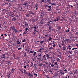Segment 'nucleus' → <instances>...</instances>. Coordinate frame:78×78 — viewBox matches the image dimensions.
Returning <instances> with one entry per match:
<instances>
[{
	"mask_svg": "<svg viewBox=\"0 0 78 78\" xmlns=\"http://www.w3.org/2000/svg\"><path fill=\"white\" fill-rule=\"evenodd\" d=\"M37 56H39L40 57L39 58H37V60H38V61L39 60H41V61H44V60H45V61H46V60H47V58H47V59L50 58V57L49 56V55L48 54H45L43 56L41 54H38Z\"/></svg>",
	"mask_w": 78,
	"mask_h": 78,
	"instance_id": "1",
	"label": "nucleus"
},
{
	"mask_svg": "<svg viewBox=\"0 0 78 78\" xmlns=\"http://www.w3.org/2000/svg\"><path fill=\"white\" fill-rule=\"evenodd\" d=\"M24 27H28V23H27V22L25 21H24Z\"/></svg>",
	"mask_w": 78,
	"mask_h": 78,
	"instance_id": "2",
	"label": "nucleus"
},
{
	"mask_svg": "<svg viewBox=\"0 0 78 78\" xmlns=\"http://www.w3.org/2000/svg\"><path fill=\"white\" fill-rule=\"evenodd\" d=\"M10 28H11L10 30H14V29H15V28L14 26H11V27H10Z\"/></svg>",
	"mask_w": 78,
	"mask_h": 78,
	"instance_id": "3",
	"label": "nucleus"
},
{
	"mask_svg": "<svg viewBox=\"0 0 78 78\" xmlns=\"http://www.w3.org/2000/svg\"><path fill=\"white\" fill-rule=\"evenodd\" d=\"M27 3L25 2L24 4H23V6H25V7H25V8H27Z\"/></svg>",
	"mask_w": 78,
	"mask_h": 78,
	"instance_id": "4",
	"label": "nucleus"
},
{
	"mask_svg": "<svg viewBox=\"0 0 78 78\" xmlns=\"http://www.w3.org/2000/svg\"><path fill=\"white\" fill-rule=\"evenodd\" d=\"M17 19H16V18L15 17H14L12 19V21H14V22H15L16 20Z\"/></svg>",
	"mask_w": 78,
	"mask_h": 78,
	"instance_id": "5",
	"label": "nucleus"
},
{
	"mask_svg": "<svg viewBox=\"0 0 78 78\" xmlns=\"http://www.w3.org/2000/svg\"><path fill=\"white\" fill-rule=\"evenodd\" d=\"M29 12V14H33V15H34V14H35V12L33 13V12H32V11H30Z\"/></svg>",
	"mask_w": 78,
	"mask_h": 78,
	"instance_id": "6",
	"label": "nucleus"
},
{
	"mask_svg": "<svg viewBox=\"0 0 78 78\" xmlns=\"http://www.w3.org/2000/svg\"><path fill=\"white\" fill-rule=\"evenodd\" d=\"M63 50H66L67 51V50H68V49L66 50V47H65V46H63Z\"/></svg>",
	"mask_w": 78,
	"mask_h": 78,
	"instance_id": "7",
	"label": "nucleus"
},
{
	"mask_svg": "<svg viewBox=\"0 0 78 78\" xmlns=\"http://www.w3.org/2000/svg\"><path fill=\"white\" fill-rule=\"evenodd\" d=\"M14 32H15V33H17L18 32H19V31L16 29H14Z\"/></svg>",
	"mask_w": 78,
	"mask_h": 78,
	"instance_id": "8",
	"label": "nucleus"
},
{
	"mask_svg": "<svg viewBox=\"0 0 78 78\" xmlns=\"http://www.w3.org/2000/svg\"><path fill=\"white\" fill-rule=\"evenodd\" d=\"M19 10L20 11H21V12H22V7L19 8Z\"/></svg>",
	"mask_w": 78,
	"mask_h": 78,
	"instance_id": "9",
	"label": "nucleus"
},
{
	"mask_svg": "<svg viewBox=\"0 0 78 78\" xmlns=\"http://www.w3.org/2000/svg\"><path fill=\"white\" fill-rule=\"evenodd\" d=\"M21 42V40H20V41L19 40L17 41V44H20Z\"/></svg>",
	"mask_w": 78,
	"mask_h": 78,
	"instance_id": "10",
	"label": "nucleus"
},
{
	"mask_svg": "<svg viewBox=\"0 0 78 78\" xmlns=\"http://www.w3.org/2000/svg\"><path fill=\"white\" fill-rule=\"evenodd\" d=\"M17 11V9L14 8L13 9V12H16Z\"/></svg>",
	"mask_w": 78,
	"mask_h": 78,
	"instance_id": "11",
	"label": "nucleus"
},
{
	"mask_svg": "<svg viewBox=\"0 0 78 78\" xmlns=\"http://www.w3.org/2000/svg\"><path fill=\"white\" fill-rule=\"evenodd\" d=\"M31 64L32 65H31V66H33V67H35H35H36V66H35L36 64H34V66H33V62H31Z\"/></svg>",
	"mask_w": 78,
	"mask_h": 78,
	"instance_id": "12",
	"label": "nucleus"
},
{
	"mask_svg": "<svg viewBox=\"0 0 78 78\" xmlns=\"http://www.w3.org/2000/svg\"><path fill=\"white\" fill-rule=\"evenodd\" d=\"M26 16L27 17H29L30 16V15L29 14H26Z\"/></svg>",
	"mask_w": 78,
	"mask_h": 78,
	"instance_id": "13",
	"label": "nucleus"
},
{
	"mask_svg": "<svg viewBox=\"0 0 78 78\" xmlns=\"http://www.w3.org/2000/svg\"><path fill=\"white\" fill-rule=\"evenodd\" d=\"M49 48L50 50H52V49H54V48H53V47H52V46H51V47H49Z\"/></svg>",
	"mask_w": 78,
	"mask_h": 78,
	"instance_id": "14",
	"label": "nucleus"
},
{
	"mask_svg": "<svg viewBox=\"0 0 78 78\" xmlns=\"http://www.w3.org/2000/svg\"><path fill=\"white\" fill-rule=\"evenodd\" d=\"M29 76H30V77H31L32 76H33V75L32 74H30V73H29Z\"/></svg>",
	"mask_w": 78,
	"mask_h": 78,
	"instance_id": "15",
	"label": "nucleus"
},
{
	"mask_svg": "<svg viewBox=\"0 0 78 78\" xmlns=\"http://www.w3.org/2000/svg\"><path fill=\"white\" fill-rule=\"evenodd\" d=\"M52 28V27L51 26H49V27H48L49 30H51V28Z\"/></svg>",
	"mask_w": 78,
	"mask_h": 78,
	"instance_id": "16",
	"label": "nucleus"
},
{
	"mask_svg": "<svg viewBox=\"0 0 78 78\" xmlns=\"http://www.w3.org/2000/svg\"><path fill=\"white\" fill-rule=\"evenodd\" d=\"M49 72H50V73L53 74V71H51V70H49Z\"/></svg>",
	"mask_w": 78,
	"mask_h": 78,
	"instance_id": "17",
	"label": "nucleus"
},
{
	"mask_svg": "<svg viewBox=\"0 0 78 78\" xmlns=\"http://www.w3.org/2000/svg\"><path fill=\"white\" fill-rule=\"evenodd\" d=\"M33 28H34V31H36V26L34 27H33Z\"/></svg>",
	"mask_w": 78,
	"mask_h": 78,
	"instance_id": "18",
	"label": "nucleus"
},
{
	"mask_svg": "<svg viewBox=\"0 0 78 78\" xmlns=\"http://www.w3.org/2000/svg\"><path fill=\"white\" fill-rule=\"evenodd\" d=\"M44 23V21H43V20H42L40 23H41V24H43V23Z\"/></svg>",
	"mask_w": 78,
	"mask_h": 78,
	"instance_id": "19",
	"label": "nucleus"
},
{
	"mask_svg": "<svg viewBox=\"0 0 78 78\" xmlns=\"http://www.w3.org/2000/svg\"><path fill=\"white\" fill-rule=\"evenodd\" d=\"M33 22H36V19H34L33 18Z\"/></svg>",
	"mask_w": 78,
	"mask_h": 78,
	"instance_id": "20",
	"label": "nucleus"
},
{
	"mask_svg": "<svg viewBox=\"0 0 78 78\" xmlns=\"http://www.w3.org/2000/svg\"><path fill=\"white\" fill-rule=\"evenodd\" d=\"M50 4L51 5V6H52V5H53L54 6H55V4L53 2L52 3H51Z\"/></svg>",
	"mask_w": 78,
	"mask_h": 78,
	"instance_id": "21",
	"label": "nucleus"
},
{
	"mask_svg": "<svg viewBox=\"0 0 78 78\" xmlns=\"http://www.w3.org/2000/svg\"><path fill=\"white\" fill-rule=\"evenodd\" d=\"M36 54V52L34 51V54H33V56H35V55Z\"/></svg>",
	"mask_w": 78,
	"mask_h": 78,
	"instance_id": "22",
	"label": "nucleus"
},
{
	"mask_svg": "<svg viewBox=\"0 0 78 78\" xmlns=\"http://www.w3.org/2000/svg\"><path fill=\"white\" fill-rule=\"evenodd\" d=\"M51 39H52V38H51V37H49V38L48 39V41H51Z\"/></svg>",
	"mask_w": 78,
	"mask_h": 78,
	"instance_id": "23",
	"label": "nucleus"
},
{
	"mask_svg": "<svg viewBox=\"0 0 78 78\" xmlns=\"http://www.w3.org/2000/svg\"><path fill=\"white\" fill-rule=\"evenodd\" d=\"M30 53H34V51H30Z\"/></svg>",
	"mask_w": 78,
	"mask_h": 78,
	"instance_id": "24",
	"label": "nucleus"
},
{
	"mask_svg": "<svg viewBox=\"0 0 78 78\" xmlns=\"http://www.w3.org/2000/svg\"><path fill=\"white\" fill-rule=\"evenodd\" d=\"M76 49H77V48H73L72 49V50H76Z\"/></svg>",
	"mask_w": 78,
	"mask_h": 78,
	"instance_id": "25",
	"label": "nucleus"
},
{
	"mask_svg": "<svg viewBox=\"0 0 78 78\" xmlns=\"http://www.w3.org/2000/svg\"><path fill=\"white\" fill-rule=\"evenodd\" d=\"M25 41H26V39H24L22 40V42H25Z\"/></svg>",
	"mask_w": 78,
	"mask_h": 78,
	"instance_id": "26",
	"label": "nucleus"
},
{
	"mask_svg": "<svg viewBox=\"0 0 78 78\" xmlns=\"http://www.w3.org/2000/svg\"><path fill=\"white\" fill-rule=\"evenodd\" d=\"M34 75H35L36 76H37V74L36 73H34Z\"/></svg>",
	"mask_w": 78,
	"mask_h": 78,
	"instance_id": "27",
	"label": "nucleus"
},
{
	"mask_svg": "<svg viewBox=\"0 0 78 78\" xmlns=\"http://www.w3.org/2000/svg\"><path fill=\"white\" fill-rule=\"evenodd\" d=\"M38 19H39V17L37 16L36 19V20L37 21Z\"/></svg>",
	"mask_w": 78,
	"mask_h": 78,
	"instance_id": "28",
	"label": "nucleus"
},
{
	"mask_svg": "<svg viewBox=\"0 0 78 78\" xmlns=\"http://www.w3.org/2000/svg\"><path fill=\"white\" fill-rule=\"evenodd\" d=\"M60 73H61V75H64V73H62V72H60Z\"/></svg>",
	"mask_w": 78,
	"mask_h": 78,
	"instance_id": "29",
	"label": "nucleus"
},
{
	"mask_svg": "<svg viewBox=\"0 0 78 78\" xmlns=\"http://www.w3.org/2000/svg\"><path fill=\"white\" fill-rule=\"evenodd\" d=\"M40 43L41 44H42L44 43V41H42L40 42Z\"/></svg>",
	"mask_w": 78,
	"mask_h": 78,
	"instance_id": "30",
	"label": "nucleus"
},
{
	"mask_svg": "<svg viewBox=\"0 0 78 78\" xmlns=\"http://www.w3.org/2000/svg\"><path fill=\"white\" fill-rule=\"evenodd\" d=\"M57 61H60V59L59 58H57Z\"/></svg>",
	"mask_w": 78,
	"mask_h": 78,
	"instance_id": "31",
	"label": "nucleus"
},
{
	"mask_svg": "<svg viewBox=\"0 0 78 78\" xmlns=\"http://www.w3.org/2000/svg\"><path fill=\"white\" fill-rule=\"evenodd\" d=\"M48 8L49 9H50L51 8V5H49V6H48Z\"/></svg>",
	"mask_w": 78,
	"mask_h": 78,
	"instance_id": "32",
	"label": "nucleus"
},
{
	"mask_svg": "<svg viewBox=\"0 0 78 78\" xmlns=\"http://www.w3.org/2000/svg\"><path fill=\"white\" fill-rule=\"evenodd\" d=\"M58 75H54V77H56V76H58Z\"/></svg>",
	"mask_w": 78,
	"mask_h": 78,
	"instance_id": "33",
	"label": "nucleus"
},
{
	"mask_svg": "<svg viewBox=\"0 0 78 78\" xmlns=\"http://www.w3.org/2000/svg\"><path fill=\"white\" fill-rule=\"evenodd\" d=\"M69 29H68L67 30H66V32H67V33H69Z\"/></svg>",
	"mask_w": 78,
	"mask_h": 78,
	"instance_id": "34",
	"label": "nucleus"
},
{
	"mask_svg": "<svg viewBox=\"0 0 78 78\" xmlns=\"http://www.w3.org/2000/svg\"><path fill=\"white\" fill-rule=\"evenodd\" d=\"M47 69H45L44 71L46 72V73H47L48 72V71H47Z\"/></svg>",
	"mask_w": 78,
	"mask_h": 78,
	"instance_id": "35",
	"label": "nucleus"
},
{
	"mask_svg": "<svg viewBox=\"0 0 78 78\" xmlns=\"http://www.w3.org/2000/svg\"><path fill=\"white\" fill-rule=\"evenodd\" d=\"M48 19V18H45L44 20H45V21H46Z\"/></svg>",
	"mask_w": 78,
	"mask_h": 78,
	"instance_id": "36",
	"label": "nucleus"
},
{
	"mask_svg": "<svg viewBox=\"0 0 78 78\" xmlns=\"http://www.w3.org/2000/svg\"><path fill=\"white\" fill-rule=\"evenodd\" d=\"M58 57L60 58H62V57H61V55H58Z\"/></svg>",
	"mask_w": 78,
	"mask_h": 78,
	"instance_id": "37",
	"label": "nucleus"
},
{
	"mask_svg": "<svg viewBox=\"0 0 78 78\" xmlns=\"http://www.w3.org/2000/svg\"><path fill=\"white\" fill-rule=\"evenodd\" d=\"M7 63H8V64H9V63L11 62L10 61H7Z\"/></svg>",
	"mask_w": 78,
	"mask_h": 78,
	"instance_id": "38",
	"label": "nucleus"
},
{
	"mask_svg": "<svg viewBox=\"0 0 78 78\" xmlns=\"http://www.w3.org/2000/svg\"><path fill=\"white\" fill-rule=\"evenodd\" d=\"M51 67H54V66H54V65H53V64H51Z\"/></svg>",
	"mask_w": 78,
	"mask_h": 78,
	"instance_id": "39",
	"label": "nucleus"
},
{
	"mask_svg": "<svg viewBox=\"0 0 78 78\" xmlns=\"http://www.w3.org/2000/svg\"><path fill=\"white\" fill-rule=\"evenodd\" d=\"M16 24H17V25H20V23H19V22H17L16 23Z\"/></svg>",
	"mask_w": 78,
	"mask_h": 78,
	"instance_id": "40",
	"label": "nucleus"
},
{
	"mask_svg": "<svg viewBox=\"0 0 78 78\" xmlns=\"http://www.w3.org/2000/svg\"><path fill=\"white\" fill-rule=\"evenodd\" d=\"M66 42H69V39H67L66 40Z\"/></svg>",
	"mask_w": 78,
	"mask_h": 78,
	"instance_id": "41",
	"label": "nucleus"
},
{
	"mask_svg": "<svg viewBox=\"0 0 78 78\" xmlns=\"http://www.w3.org/2000/svg\"><path fill=\"white\" fill-rule=\"evenodd\" d=\"M50 11H51V8L49 9H48V11L49 12Z\"/></svg>",
	"mask_w": 78,
	"mask_h": 78,
	"instance_id": "42",
	"label": "nucleus"
},
{
	"mask_svg": "<svg viewBox=\"0 0 78 78\" xmlns=\"http://www.w3.org/2000/svg\"><path fill=\"white\" fill-rule=\"evenodd\" d=\"M69 53H70V54H72V53L70 51H68Z\"/></svg>",
	"mask_w": 78,
	"mask_h": 78,
	"instance_id": "43",
	"label": "nucleus"
},
{
	"mask_svg": "<svg viewBox=\"0 0 78 78\" xmlns=\"http://www.w3.org/2000/svg\"><path fill=\"white\" fill-rule=\"evenodd\" d=\"M64 72H68V71H67V70L65 69L64 70Z\"/></svg>",
	"mask_w": 78,
	"mask_h": 78,
	"instance_id": "44",
	"label": "nucleus"
},
{
	"mask_svg": "<svg viewBox=\"0 0 78 78\" xmlns=\"http://www.w3.org/2000/svg\"><path fill=\"white\" fill-rule=\"evenodd\" d=\"M52 46L54 47H56V45H55V44H54L53 45H52Z\"/></svg>",
	"mask_w": 78,
	"mask_h": 78,
	"instance_id": "45",
	"label": "nucleus"
},
{
	"mask_svg": "<svg viewBox=\"0 0 78 78\" xmlns=\"http://www.w3.org/2000/svg\"><path fill=\"white\" fill-rule=\"evenodd\" d=\"M26 54H27V53H25L24 54V57H26V56H27Z\"/></svg>",
	"mask_w": 78,
	"mask_h": 78,
	"instance_id": "46",
	"label": "nucleus"
},
{
	"mask_svg": "<svg viewBox=\"0 0 78 78\" xmlns=\"http://www.w3.org/2000/svg\"><path fill=\"white\" fill-rule=\"evenodd\" d=\"M27 32L26 31H25L24 33L23 34H27Z\"/></svg>",
	"mask_w": 78,
	"mask_h": 78,
	"instance_id": "47",
	"label": "nucleus"
},
{
	"mask_svg": "<svg viewBox=\"0 0 78 78\" xmlns=\"http://www.w3.org/2000/svg\"><path fill=\"white\" fill-rule=\"evenodd\" d=\"M25 30L26 31H28V28H26Z\"/></svg>",
	"mask_w": 78,
	"mask_h": 78,
	"instance_id": "48",
	"label": "nucleus"
},
{
	"mask_svg": "<svg viewBox=\"0 0 78 78\" xmlns=\"http://www.w3.org/2000/svg\"><path fill=\"white\" fill-rule=\"evenodd\" d=\"M22 48L21 47V48H18V50H20V49H21Z\"/></svg>",
	"mask_w": 78,
	"mask_h": 78,
	"instance_id": "49",
	"label": "nucleus"
},
{
	"mask_svg": "<svg viewBox=\"0 0 78 78\" xmlns=\"http://www.w3.org/2000/svg\"><path fill=\"white\" fill-rule=\"evenodd\" d=\"M68 49L69 50H71V49H72V48H68Z\"/></svg>",
	"mask_w": 78,
	"mask_h": 78,
	"instance_id": "50",
	"label": "nucleus"
},
{
	"mask_svg": "<svg viewBox=\"0 0 78 78\" xmlns=\"http://www.w3.org/2000/svg\"><path fill=\"white\" fill-rule=\"evenodd\" d=\"M5 56V54H3L2 55V56Z\"/></svg>",
	"mask_w": 78,
	"mask_h": 78,
	"instance_id": "51",
	"label": "nucleus"
},
{
	"mask_svg": "<svg viewBox=\"0 0 78 78\" xmlns=\"http://www.w3.org/2000/svg\"><path fill=\"white\" fill-rule=\"evenodd\" d=\"M72 48V47H71V46L70 45H69L68 46V48Z\"/></svg>",
	"mask_w": 78,
	"mask_h": 78,
	"instance_id": "52",
	"label": "nucleus"
},
{
	"mask_svg": "<svg viewBox=\"0 0 78 78\" xmlns=\"http://www.w3.org/2000/svg\"><path fill=\"white\" fill-rule=\"evenodd\" d=\"M58 46H59V47H60V48H61V46L60 44H58Z\"/></svg>",
	"mask_w": 78,
	"mask_h": 78,
	"instance_id": "53",
	"label": "nucleus"
},
{
	"mask_svg": "<svg viewBox=\"0 0 78 78\" xmlns=\"http://www.w3.org/2000/svg\"><path fill=\"white\" fill-rule=\"evenodd\" d=\"M23 67H24V68H25V69H26V68H27V67L26 66H23Z\"/></svg>",
	"mask_w": 78,
	"mask_h": 78,
	"instance_id": "54",
	"label": "nucleus"
},
{
	"mask_svg": "<svg viewBox=\"0 0 78 78\" xmlns=\"http://www.w3.org/2000/svg\"><path fill=\"white\" fill-rule=\"evenodd\" d=\"M44 16V14L43 13H41V16Z\"/></svg>",
	"mask_w": 78,
	"mask_h": 78,
	"instance_id": "55",
	"label": "nucleus"
},
{
	"mask_svg": "<svg viewBox=\"0 0 78 78\" xmlns=\"http://www.w3.org/2000/svg\"><path fill=\"white\" fill-rule=\"evenodd\" d=\"M7 76H8V78H10V76H9V75H8Z\"/></svg>",
	"mask_w": 78,
	"mask_h": 78,
	"instance_id": "56",
	"label": "nucleus"
},
{
	"mask_svg": "<svg viewBox=\"0 0 78 78\" xmlns=\"http://www.w3.org/2000/svg\"><path fill=\"white\" fill-rule=\"evenodd\" d=\"M5 56H2V59H3V58H5Z\"/></svg>",
	"mask_w": 78,
	"mask_h": 78,
	"instance_id": "57",
	"label": "nucleus"
},
{
	"mask_svg": "<svg viewBox=\"0 0 78 78\" xmlns=\"http://www.w3.org/2000/svg\"><path fill=\"white\" fill-rule=\"evenodd\" d=\"M58 19H58V18H57L56 19V21H57L58 22Z\"/></svg>",
	"mask_w": 78,
	"mask_h": 78,
	"instance_id": "58",
	"label": "nucleus"
},
{
	"mask_svg": "<svg viewBox=\"0 0 78 78\" xmlns=\"http://www.w3.org/2000/svg\"><path fill=\"white\" fill-rule=\"evenodd\" d=\"M41 2H45V1L44 0H41Z\"/></svg>",
	"mask_w": 78,
	"mask_h": 78,
	"instance_id": "59",
	"label": "nucleus"
},
{
	"mask_svg": "<svg viewBox=\"0 0 78 78\" xmlns=\"http://www.w3.org/2000/svg\"><path fill=\"white\" fill-rule=\"evenodd\" d=\"M48 6V5H45V7H47Z\"/></svg>",
	"mask_w": 78,
	"mask_h": 78,
	"instance_id": "60",
	"label": "nucleus"
},
{
	"mask_svg": "<svg viewBox=\"0 0 78 78\" xmlns=\"http://www.w3.org/2000/svg\"><path fill=\"white\" fill-rule=\"evenodd\" d=\"M42 64H39V66H40V67H41V66H42Z\"/></svg>",
	"mask_w": 78,
	"mask_h": 78,
	"instance_id": "61",
	"label": "nucleus"
},
{
	"mask_svg": "<svg viewBox=\"0 0 78 78\" xmlns=\"http://www.w3.org/2000/svg\"><path fill=\"white\" fill-rule=\"evenodd\" d=\"M20 71H21H21H23V69H20Z\"/></svg>",
	"mask_w": 78,
	"mask_h": 78,
	"instance_id": "62",
	"label": "nucleus"
},
{
	"mask_svg": "<svg viewBox=\"0 0 78 78\" xmlns=\"http://www.w3.org/2000/svg\"><path fill=\"white\" fill-rule=\"evenodd\" d=\"M38 51L39 52H42V51H41V50H39Z\"/></svg>",
	"mask_w": 78,
	"mask_h": 78,
	"instance_id": "63",
	"label": "nucleus"
},
{
	"mask_svg": "<svg viewBox=\"0 0 78 78\" xmlns=\"http://www.w3.org/2000/svg\"><path fill=\"white\" fill-rule=\"evenodd\" d=\"M55 65H57V62H55Z\"/></svg>",
	"mask_w": 78,
	"mask_h": 78,
	"instance_id": "64",
	"label": "nucleus"
}]
</instances>
